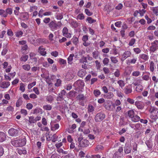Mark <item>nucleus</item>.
Instances as JSON below:
<instances>
[{"label": "nucleus", "instance_id": "nucleus-23", "mask_svg": "<svg viewBox=\"0 0 158 158\" xmlns=\"http://www.w3.org/2000/svg\"><path fill=\"white\" fill-rule=\"evenodd\" d=\"M86 74V72L83 69L80 70L78 73V76L81 77L84 76Z\"/></svg>", "mask_w": 158, "mask_h": 158}, {"label": "nucleus", "instance_id": "nucleus-62", "mask_svg": "<svg viewBox=\"0 0 158 158\" xmlns=\"http://www.w3.org/2000/svg\"><path fill=\"white\" fill-rule=\"evenodd\" d=\"M5 11L8 14L11 15L12 13V10L11 8H7L6 10Z\"/></svg>", "mask_w": 158, "mask_h": 158}, {"label": "nucleus", "instance_id": "nucleus-7", "mask_svg": "<svg viewBox=\"0 0 158 158\" xmlns=\"http://www.w3.org/2000/svg\"><path fill=\"white\" fill-rule=\"evenodd\" d=\"M73 86L77 88H82L84 86V83L82 80H79L74 83Z\"/></svg>", "mask_w": 158, "mask_h": 158}, {"label": "nucleus", "instance_id": "nucleus-28", "mask_svg": "<svg viewBox=\"0 0 158 158\" xmlns=\"http://www.w3.org/2000/svg\"><path fill=\"white\" fill-rule=\"evenodd\" d=\"M86 21H88L89 23L91 24L95 23L96 22V20L93 19L91 17H88L86 19Z\"/></svg>", "mask_w": 158, "mask_h": 158}, {"label": "nucleus", "instance_id": "nucleus-24", "mask_svg": "<svg viewBox=\"0 0 158 158\" xmlns=\"http://www.w3.org/2000/svg\"><path fill=\"white\" fill-rule=\"evenodd\" d=\"M151 9L156 16H158V6L152 7Z\"/></svg>", "mask_w": 158, "mask_h": 158}, {"label": "nucleus", "instance_id": "nucleus-19", "mask_svg": "<svg viewBox=\"0 0 158 158\" xmlns=\"http://www.w3.org/2000/svg\"><path fill=\"white\" fill-rule=\"evenodd\" d=\"M46 101L49 103H52L53 101L54 98L51 95H48L46 96Z\"/></svg>", "mask_w": 158, "mask_h": 158}, {"label": "nucleus", "instance_id": "nucleus-6", "mask_svg": "<svg viewBox=\"0 0 158 158\" xmlns=\"http://www.w3.org/2000/svg\"><path fill=\"white\" fill-rule=\"evenodd\" d=\"M105 117V115L103 113L99 112L95 115V120L96 122H98L103 120Z\"/></svg>", "mask_w": 158, "mask_h": 158}, {"label": "nucleus", "instance_id": "nucleus-25", "mask_svg": "<svg viewBox=\"0 0 158 158\" xmlns=\"http://www.w3.org/2000/svg\"><path fill=\"white\" fill-rule=\"evenodd\" d=\"M143 87L141 85H139L135 88V90L137 92H140L143 89Z\"/></svg>", "mask_w": 158, "mask_h": 158}, {"label": "nucleus", "instance_id": "nucleus-2", "mask_svg": "<svg viewBox=\"0 0 158 158\" xmlns=\"http://www.w3.org/2000/svg\"><path fill=\"white\" fill-rule=\"evenodd\" d=\"M11 143L15 147H22L25 145L26 143V139L25 138H23L21 139L11 140Z\"/></svg>", "mask_w": 158, "mask_h": 158}, {"label": "nucleus", "instance_id": "nucleus-55", "mask_svg": "<svg viewBox=\"0 0 158 158\" xmlns=\"http://www.w3.org/2000/svg\"><path fill=\"white\" fill-rule=\"evenodd\" d=\"M85 12L87 15L89 16H91L93 15V13L90 12V10L87 9H85Z\"/></svg>", "mask_w": 158, "mask_h": 158}, {"label": "nucleus", "instance_id": "nucleus-30", "mask_svg": "<svg viewBox=\"0 0 158 158\" xmlns=\"http://www.w3.org/2000/svg\"><path fill=\"white\" fill-rule=\"evenodd\" d=\"M93 93L96 97H98L100 95L101 93L99 90L96 89L94 90Z\"/></svg>", "mask_w": 158, "mask_h": 158}, {"label": "nucleus", "instance_id": "nucleus-34", "mask_svg": "<svg viewBox=\"0 0 158 158\" xmlns=\"http://www.w3.org/2000/svg\"><path fill=\"white\" fill-rule=\"evenodd\" d=\"M92 54L93 57L95 59L98 58L99 55V52L98 51L94 52Z\"/></svg>", "mask_w": 158, "mask_h": 158}, {"label": "nucleus", "instance_id": "nucleus-32", "mask_svg": "<svg viewBox=\"0 0 158 158\" xmlns=\"http://www.w3.org/2000/svg\"><path fill=\"white\" fill-rule=\"evenodd\" d=\"M117 83L119 85V86L122 88L125 85V83L124 81H123L122 80H118L117 81Z\"/></svg>", "mask_w": 158, "mask_h": 158}, {"label": "nucleus", "instance_id": "nucleus-4", "mask_svg": "<svg viewBox=\"0 0 158 158\" xmlns=\"http://www.w3.org/2000/svg\"><path fill=\"white\" fill-rule=\"evenodd\" d=\"M103 106L107 110L112 111L115 108V104H112V102L108 101L103 104Z\"/></svg>", "mask_w": 158, "mask_h": 158}, {"label": "nucleus", "instance_id": "nucleus-53", "mask_svg": "<svg viewBox=\"0 0 158 158\" xmlns=\"http://www.w3.org/2000/svg\"><path fill=\"white\" fill-rule=\"evenodd\" d=\"M135 41L136 40L135 38H132L131 39L128 45L130 46H133L134 44H135Z\"/></svg>", "mask_w": 158, "mask_h": 158}, {"label": "nucleus", "instance_id": "nucleus-43", "mask_svg": "<svg viewBox=\"0 0 158 158\" xmlns=\"http://www.w3.org/2000/svg\"><path fill=\"white\" fill-rule=\"evenodd\" d=\"M157 108L154 107H151L150 110V111L152 114L155 113L157 111Z\"/></svg>", "mask_w": 158, "mask_h": 158}, {"label": "nucleus", "instance_id": "nucleus-50", "mask_svg": "<svg viewBox=\"0 0 158 158\" xmlns=\"http://www.w3.org/2000/svg\"><path fill=\"white\" fill-rule=\"evenodd\" d=\"M36 84V81H34L33 82L29 84L28 85V89H30L34 86H35Z\"/></svg>", "mask_w": 158, "mask_h": 158}, {"label": "nucleus", "instance_id": "nucleus-17", "mask_svg": "<svg viewBox=\"0 0 158 158\" xmlns=\"http://www.w3.org/2000/svg\"><path fill=\"white\" fill-rule=\"evenodd\" d=\"M135 103V105L138 109L142 110L144 106L140 101H136Z\"/></svg>", "mask_w": 158, "mask_h": 158}, {"label": "nucleus", "instance_id": "nucleus-27", "mask_svg": "<svg viewBox=\"0 0 158 158\" xmlns=\"http://www.w3.org/2000/svg\"><path fill=\"white\" fill-rule=\"evenodd\" d=\"M105 96L107 99H111L113 98L114 94L110 92L107 93Z\"/></svg>", "mask_w": 158, "mask_h": 158}, {"label": "nucleus", "instance_id": "nucleus-16", "mask_svg": "<svg viewBox=\"0 0 158 158\" xmlns=\"http://www.w3.org/2000/svg\"><path fill=\"white\" fill-rule=\"evenodd\" d=\"M141 59L143 60L144 62L148 61L149 59V56L148 54L143 53L140 54L139 57Z\"/></svg>", "mask_w": 158, "mask_h": 158}, {"label": "nucleus", "instance_id": "nucleus-9", "mask_svg": "<svg viewBox=\"0 0 158 158\" xmlns=\"http://www.w3.org/2000/svg\"><path fill=\"white\" fill-rule=\"evenodd\" d=\"M131 55V53L130 51H125L122 55L121 60L123 61L127 58L130 57Z\"/></svg>", "mask_w": 158, "mask_h": 158}, {"label": "nucleus", "instance_id": "nucleus-46", "mask_svg": "<svg viewBox=\"0 0 158 158\" xmlns=\"http://www.w3.org/2000/svg\"><path fill=\"white\" fill-rule=\"evenodd\" d=\"M23 34V32L22 31H20L16 32L15 35L17 37H20L22 36Z\"/></svg>", "mask_w": 158, "mask_h": 158}, {"label": "nucleus", "instance_id": "nucleus-52", "mask_svg": "<svg viewBox=\"0 0 158 158\" xmlns=\"http://www.w3.org/2000/svg\"><path fill=\"white\" fill-rule=\"evenodd\" d=\"M22 103V101L21 99H19L16 102V106L17 107H19L21 106Z\"/></svg>", "mask_w": 158, "mask_h": 158}, {"label": "nucleus", "instance_id": "nucleus-5", "mask_svg": "<svg viewBox=\"0 0 158 158\" xmlns=\"http://www.w3.org/2000/svg\"><path fill=\"white\" fill-rule=\"evenodd\" d=\"M158 40H155L151 43V46L149 47L150 53H153L157 50L158 46Z\"/></svg>", "mask_w": 158, "mask_h": 158}, {"label": "nucleus", "instance_id": "nucleus-14", "mask_svg": "<svg viewBox=\"0 0 158 158\" xmlns=\"http://www.w3.org/2000/svg\"><path fill=\"white\" fill-rule=\"evenodd\" d=\"M124 92L126 94L131 93L132 92V88L131 85L126 86L124 89Z\"/></svg>", "mask_w": 158, "mask_h": 158}, {"label": "nucleus", "instance_id": "nucleus-47", "mask_svg": "<svg viewBox=\"0 0 158 158\" xmlns=\"http://www.w3.org/2000/svg\"><path fill=\"white\" fill-rule=\"evenodd\" d=\"M29 121L31 123H35L36 122L35 118H34L33 116H30L29 117Z\"/></svg>", "mask_w": 158, "mask_h": 158}, {"label": "nucleus", "instance_id": "nucleus-20", "mask_svg": "<svg viewBox=\"0 0 158 158\" xmlns=\"http://www.w3.org/2000/svg\"><path fill=\"white\" fill-rule=\"evenodd\" d=\"M54 129H43L42 131H47L46 134L52 136L54 133Z\"/></svg>", "mask_w": 158, "mask_h": 158}, {"label": "nucleus", "instance_id": "nucleus-49", "mask_svg": "<svg viewBox=\"0 0 158 158\" xmlns=\"http://www.w3.org/2000/svg\"><path fill=\"white\" fill-rule=\"evenodd\" d=\"M52 142H55L57 140L58 136L56 135L55 133L53 135H52Z\"/></svg>", "mask_w": 158, "mask_h": 158}, {"label": "nucleus", "instance_id": "nucleus-48", "mask_svg": "<svg viewBox=\"0 0 158 158\" xmlns=\"http://www.w3.org/2000/svg\"><path fill=\"white\" fill-rule=\"evenodd\" d=\"M78 38L75 37H74L73 38V42L74 44L77 45L78 43Z\"/></svg>", "mask_w": 158, "mask_h": 158}, {"label": "nucleus", "instance_id": "nucleus-59", "mask_svg": "<svg viewBox=\"0 0 158 158\" xmlns=\"http://www.w3.org/2000/svg\"><path fill=\"white\" fill-rule=\"evenodd\" d=\"M109 61V59L107 58H105L103 60V63L104 65H107Z\"/></svg>", "mask_w": 158, "mask_h": 158}, {"label": "nucleus", "instance_id": "nucleus-40", "mask_svg": "<svg viewBox=\"0 0 158 158\" xmlns=\"http://www.w3.org/2000/svg\"><path fill=\"white\" fill-rule=\"evenodd\" d=\"M94 110V106L91 105H89L88 106V113L93 112Z\"/></svg>", "mask_w": 158, "mask_h": 158}, {"label": "nucleus", "instance_id": "nucleus-29", "mask_svg": "<svg viewBox=\"0 0 158 158\" xmlns=\"http://www.w3.org/2000/svg\"><path fill=\"white\" fill-rule=\"evenodd\" d=\"M113 9L111 8V6L109 5H106L104 7V10L107 12H110L113 10Z\"/></svg>", "mask_w": 158, "mask_h": 158}, {"label": "nucleus", "instance_id": "nucleus-37", "mask_svg": "<svg viewBox=\"0 0 158 158\" xmlns=\"http://www.w3.org/2000/svg\"><path fill=\"white\" fill-rule=\"evenodd\" d=\"M76 92L74 90L70 91L68 93V95L70 97H74L75 96Z\"/></svg>", "mask_w": 158, "mask_h": 158}, {"label": "nucleus", "instance_id": "nucleus-35", "mask_svg": "<svg viewBox=\"0 0 158 158\" xmlns=\"http://www.w3.org/2000/svg\"><path fill=\"white\" fill-rule=\"evenodd\" d=\"M79 62L80 63H86L87 62V57L84 56H83L79 60Z\"/></svg>", "mask_w": 158, "mask_h": 158}, {"label": "nucleus", "instance_id": "nucleus-18", "mask_svg": "<svg viewBox=\"0 0 158 158\" xmlns=\"http://www.w3.org/2000/svg\"><path fill=\"white\" fill-rule=\"evenodd\" d=\"M29 14L27 12H25L23 13L21 16V17L24 21L27 20L29 18Z\"/></svg>", "mask_w": 158, "mask_h": 158}, {"label": "nucleus", "instance_id": "nucleus-58", "mask_svg": "<svg viewBox=\"0 0 158 158\" xmlns=\"http://www.w3.org/2000/svg\"><path fill=\"white\" fill-rule=\"evenodd\" d=\"M57 151L59 153H61L63 154H68V152L67 151H64L63 150V149H61V148L58 149L57 150Z\"/></svg>", "mask_w": 158, "mask_h": 158}, {"label": "nucleus", "instance_id": "nucleus-8", "mask_svg": "<svg viewBox=\"0 0 158 158\" xmlns=\"http://www.w3.org/2000/svg\"><path fill=\"white\" fill-rule=\"evenodd\" d=\"M20 130L17 129H9L8 131V133L10 135L12 136H17L20 133Z\"/></svg>", "mask_w": 158, "mask_h": 158}, {"label": "nucleus", "instance_id": "nucleus-56", "mask_svg": "<svg viewBox=\"0 0 158 158\" xmlns=\"http://www.w3.org/2000/svg\"><path fill=\"white\" fill-rule=\"evenodd\" d=\"M71 24L74 28H76L78 26V23L76 21H73L71 22Z\"/></svg>", "mask_w": 158, "mask_h": 158}, {"label": "nucleus", "instance_id": "nucleus-41", "mask_svg": "<svg viewBox=\"0 0 158 158\" xmlns=\"http://www.w3.org/2000/svg\"><path fill=\"white\" fill-rule=\"evenodd\" d=\"M110 59L111 62L114 64H116L118 62V60L116 57L111 56Z\"/></svg>", "mask_w": 158, "mask_h": 158}, {"label": "nucleus", "instance_id": "nucleus-15", "mask_svg": "<svg viewBox=\"0 0 158 158\" xmlns=\"http://www.w3.org/2000/svg\"><path fill=\"white\" fill-rule=\"evenodd\" d=\"M137 61V58H133L132 59H128L126 61V63L127 65H130L131 64H135Z\"/></svg>", "mask_w": 158, "mask_h": 158}, {"label": "nucleus", "instance_id": "nucleus-13", "mask_svg": "<svg viewBox=\"0 0 158 158\" xmlns=\"http://www.w3.org/2000/svg\"><path fill=\"white\" fill-rule=\"evenodd\" d=\"M46 49L44 48L43 46H40L38 49V52L40 55L43 56H45L47 54L46 52L45 51Z\"/></svg>", "mask_w": 158, "mask_h": 158}, {"label": "nucleus", "instance_id": "nucleus-1", "mask_svg": "<svg viewBox=\"0 0 158 158\" xmlns=\"http://www.w3.org/2000/svg\"><path fill=\"white\" fill-rule=\"evenodd\" d=\"M62 25L60 21H59L56 23L55 20L52 21L48 24V26L50 30L54 31L57 29L58 28H60Z\"/></svg>", "mask_w": 158, "mask_h": 158}, {"label": "nucleus", "instance_id": "nucleus-61", "mask_svg": "<svg viewBox=\"0 0 158 158\" xmlns=\"http://www.w3.org/2000/svg\"><path fill=\"white\" fill-rule=\"evenodd\" d=\"M51 55L55 57H56L58 55V52L57 51H54L52 52L51 53Z\"/></svg>", "mask_w": 158, "mask_h": 158}, {"label": "nucleus", "instance_id": "nucleus-44", "mask_svg": "<svg viewBox=\"0 0 158 158\" xmlns=\"http://www.w3.org/2000/svg\"><path fill=\"white\" fill-rule=\"evenodd\" d=\"M85 18V16L83 14L81 13L79 14L77 17V19L83 20Z\"/></svg>", "mask_w": 158, "mask_h": 158}, {"label": "nucleus", "instance_id": "nucleus-33", "mask_svg": "<svg viewBox=\"0 0 158 158\" xmlns=\"http://www.w3.org/2000/svg\"><path fill=\"white\" fill-rule=\"evenodd\" d=\"M22 68L24 70L28 71L31 69V67L30 65L28 64H24L22 66Z\"/></svg>", "mask_w": 158, "mask_h": 158}, {"label": "nucleus", "instance_id": "nucleus-63", "mask_svg": "<svg viewBox=\"0 0 158 158\" xmlns=\"http://www.w3.org/2000/svg\"><path fill=\"white\" fill-rule=\"evenodd\" d=\"M121 154L119 153V152H116L113 155V158H118L120 156Z\"/></svg>", "mask_w": 158, "mask_h": 158}, {"label": "nucleus", "instance_id": "nucleus-3", "mask_svg": "<svg viewBox=\"0 0 158 158\" xmlns=\"http://www.w3.org/2000/svg\"><path fill=\"white\" fill-rule=\"evenodd\" d=\"M127 116L131 119V120L134 122H137L140 120V117L137 115H135L134 111L132 110H128L127 112Z\"/></svg>", "mask_w": 158, "mask_h": 158}, {"label": "nucleus", "instance_id": "nucleus-36", "mask_svg": "<svg viewBox=\"0 0 158 158\" xmlns=\"http://www.w3.org/2000/svg\"><path fill=\"white\" fill-rule=\"evenodd\" d=\"M33 114H37L39 113L42 114L43 113L42 110L40 108H36L34 110Z\"/></svg>", "mask_w": 158, "mask_h": 158}, {"label": "nucleus", "instance_id": "nucleus-64", "mask_svg": "<svg viewBox=\"0 0 158 158\" xmlns=\"http://www.w3.org/2000/svg\"><path fill=\"white\" fill-rule=\"evenodd\" d=\"M59 62L60 63V64H66V60L62 58L59 59Z\"/></svg>", "mask_w": 158, "mask_h": 158}, {"label": "nucleus", "instance_id": "nucleus-45", "mask_svg": "<svg viewBox=\"0 0 158 158\" xmlns=\"http://www.w3.org/2000/svg\"><path fill=\"white\" fill-rule=\"evenodd\" d=\"M134 52L136 54H139L141 52V50L138 48H134L133 49Z\"/></svg>", "mask_w": 158, "mask_h": 158}, {"label": "nucleus", "instance_id": "nucleus-11", "mask_svg": "<svg viewBox=\"0 0 158 158\" xmlns=\"http://www.w3.org/2000/svg\"><path fill=\"white\" fill-rule=\"evenodd\" d=\"M9 81H3L0 83V88L3 89L7 88L10 85Z\"/></svg>", "mask_w": 158, "mask_h": 158}, {"label": "nucleus", "instance_id": "nucleus-12", "mask_svg": "<svg viewBox=\"0 0 158 158\" xmlns=\"http://www.w3.org/2000/svg\"><path fill=\"white\" fill-rule=\"evenodd\" d=\"M89 141L86 139H83L79 144V146L81 147H85L89 145Z\"/></svg>", "mask_w": 158, "mask_h": 158}, {"label": "nucleus", "instance_id": "nucleus-26", "mask_svg": "<svg viewBox=\"0 0 158 158\" xmlns=\"http://www.w3.org/2000/svg\"><path fill=\"white\" fill-rule=\"evenodd\" d=\"M74 56V54H72L70 55L69 56L68 58V63L69 64H72V60Z\"/></svg>", "mask_w": 158, "mask_h": 158}, {"label": "nucleus", "instance_id": "nucleus-21", "mask_svg": "<svg viewBox=\"0 0 158 158\" xmlns=\"http://www.w3.org/2000/svg\"><path fill=\"white\" fill-rule=\"evenodd\" d=\"M6 139L5 134L2 132H0V142H2Z\"/></svg>", "mask_w": 158, "mask_h": 158}, {"label": "nucleus", "instance_id": "nucleus-54", "mask_svg": "<svg viewBox=\"0 0 158 158\" xmlns=\"http://www.w3.org/2000/svg\"><path fill=\"white\" fill-rule=\"evenodd\" d=\"M95 63L97 69H99L101 67V64L100 62L98 60H96L95 61Z\"/></svg>", "mask_w": 158, "mask_h": 158}, {"label": "nucleus", "instance_id": "nucleus-42", "mask_svg": "<svg viewBox=\"0 0 158 158\" xmlns=\"http://www.w3.org/2000/svg\"><path fill=\"white\" fill-rule=\"evenodd\" d=\"M43 109L46 110H50L52 109V106L50 105H44L43 107Z\"/></svg>", "mask_w": 158, "mask_h": 158}, {"label": "nucleus", "instance_id": "nucleus-38", "mask_svg": "<svg viewBox=\"0 0 158 158\" xmlns=\"http://www.w3.org/2000/svg\"><path fill=\"white\" fill-rule=\"evenodd\" d=\"M25 85L24 83H20L19 88V90L22 91V92H24L25 90Z\"/></svg>", "mask_w": 158, "mask_h": 158}, {"label": "nucleus", "instance_id": "nucleus-57", "mask_svg": "<svg viewBox=\"0 0 158 158\" xmlns=\"http://www.w3.org/2000/svg\"><path fill=\"white\" fill-rule=\"evenodd\" d=\"M140 72L139 71H134L132 73L133 76L135 77H138L140 75Z\"/></svg>", "mask_w": 158, "mask_h": 158}, {"label": "nucleus", "instance_id": "nucleus-10", "mask_svg": "<svg viewBox=\"0 0 158 158\" xmlns=\"http://www.w3.org/2000/svg\"><path fill=\"white\" fill-rule=\"evenodd\" d=\"M63 35L64 36L67 38H71V35L69 32V30L66 27H64L62 31Z\"/></svg>", "mask_w": 158, "mask_h": 158}, {"label": "nucleus", "instance_id": "nucleus-39", "mask_svg": "<svg viewBox=\"0 0 158 158\" xmlns=\"http://www.w3.org/2000/svg\"><path fill=\"white\" fill-rule=\"evenodd\" d=\"M28 56L25 55L22 56L20 58V60L22 61L26 62L27 60Z\"/></svg>", "mask_w": 158, "mask_h": 158}, {"label": "nucleus", "instance_id": "nucleus-31", "mask_svg": "<svg viewBox=\"0 0 158 158\" xmlns=\"http://www.w3.org/2000/svg\"><path fill=\"white\" fill-rule=\"evenodd\" d=\"M155 64L154 62L152 61L150 64V71L153 72L154 70Z\"/></svg>", "mask_w": 158, "mask_h": 158}, {"label": "nucleus", "instance_id": "nucleus-22", "mask_svg": "<svg viewBox=\"0 0 158 158\" xmlns=\"http://www.w3.org/2000/svg\"><path fill=\"white\" fill-rule=\"evenodd\" d=\"M131 150V148L128 144H126L125 147L124 152L126 154L129 153Z\"/></svg>", "mask_w": 158, "mask_h": 158}, {"label": "nucleus", "instance_id": "nucleus-60", "mask_svg": "<svg viewBox=\"0 0 158 158\" xmlns=\"http://www.w3.org/2000/svg\"><path fill=\"white\" fill-rule=\"evenodd\" d=\"M114 75L116 77H119L120 76V71L118 69H116V71L114 73Z\"/></svg>", "mask_w": 158, "mask_h": 158}, {"label": "nucleus", "instance_id": "nucleus-51", "mask_svg": "<svg viewBox=\"0 0 158 158\" xmlns=\"http://www.w3.org/2000/svg\"><path fill=\"white\" fill-rule=\"evenodd\" d=\"M77 98V99L79 100H83L85 99V97L84 95L82 94L78 95Z\"/></svg>", "mask_w": 158, "mask_h": 158}]
</instances>
